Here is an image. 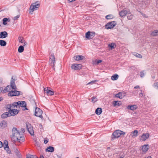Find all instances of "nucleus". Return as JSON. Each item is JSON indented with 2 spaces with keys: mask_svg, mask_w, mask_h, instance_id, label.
<instances>
[{
  "mask_svg": "<svg viewBox=\"0 0 158 158\" xmlns=\"http://www.w3.org/2000/svg\"><path fill=\"white\" fill-rule=\"evenodd\" d=\"M12 131V134L11 135V139L13 142L18 141L21 142L24 141V136L23 134H21V131L17 130V128L14 127Z\"/></svg>",
  "mask_w": 158,
  "mask_h": 158,
  "instance_id": "nucleus-1",
  "label": "nucleus"
},
{
  "mask_svg": "<svg viewBox=\"0 0 158 158\" xmlns=\"http://www.w3.org/2000/svg\"><path fill=\"white\" fill-rule=\"evenodd\" d=\"M125 132L120 130H117L114 131L111 136L112 140H114L116 138L119 137L121 135H124Z\"/></svg>",
  "mask_w": 158,
  "mask_h": 158,
  "instance_id": "nucleus-2",
  "label": "nucleus"
},
{
  "mask_svg": "<svg viewBox=\"0 0 158 158\" xmlns=\"http://www.w3.org/2000/svg\"><path fill=\"white\" fill-rule=\"evenodd\" d=\"M40 6V4L39 2L38 1H37L35 3H32L29 9L30 13L31 14H32L34 10H36Z\"/></svg>",
  "mask_w": 158,
  "mask_h": 158,
  "instance_id": "nucleus-3",
  "label": "nucleus"
},
{
  "mask_svg": "<svg viewBox=\"0 0 158 158\" xmlns=\"http://www.w3.org/2000/svg\"><path fill=\"white\" fill-rule=\"evenodd\" d=\"M42 113L43 111L41 109L39 108L36 107L34 114L35 116L42 118H43L42 116Z\"/></svg>",
  "mask_w": 158,
  "mask_h": 158,
  "instance_id": "nucleus-4",
  "label": "nucleus"
},
{
  "mask_svg": "<svg viewBox=\"0 0 158 158\" xmlns=\"http://www.w3.org/2000/svg\"><path fill=\"white\" fill-rule=\"evenodd\" d=\"M26 125L27 129L29 133L31 135H34V132L33 130V127L31 124L28 123H26Z\"/></svg>",
  "mask_w": 158,
  "mask_h": 158,
  "instance_id": "nucleus-5",
  "label": "nucleus"
},
{
  "mask_svg": "<svg viewBox=\"0 0 158 158\" xmlns=\"http://www.w3.org/2000/svg\"><path fill=\"white\" fill-rule=\"evenodd\" d=\"M116 25L115 21H112L107 23L105 25V27L106 29H108L113 28Z\"/></svg>",
  "mask_w": 158,
  "mask_h": 158,
  "instance_id": "nucleus-6",
  "label": "nucleus"
},
{
  "mask_svg": "<svg viewBox=\"0 0 158 158\" xmlns=\"http://www.w3.org/2000/svg\"><path fill=\"white\" fill-rule=\"evenodd\" d=\"M49 62L50 64L52 66V68H54L55 67V58L53 54H52L50 57Z\"/></svg>",
  "mask_w": 158,
  "mask_h": 158,
  "instance_id": "nucleus-7",
  "label": "nucleus"
},
{
  "mask_svg": "<svg viewBox=\"0 0 158 158\" xmlns=\"http://www.w3.org/2000/svg\"><path fill=\"white\" fill-rule=\"evenodd\" d=\"M82 65L80 64H75L71 65V68L74 70H79L81 69Z\"/></svg>",
  "mask_w": 158,
  "mask_h": 158,
  "instance_id": "nucleus-8",
  "label": "nucleus"
},
{
  "mask_svg": "<svg viewBox=\"0 0 158 158\" xmlns=\"http://www.w3.org/2000/svg\"><path fill=\"white\" fill-rule=\"evenodd\" d=\"M44 90L45 93H46L48 96L52 95L54 94V92L48 89V87L44 88Z\"/></svg>",
  "mask_w": 158,
  "mask_h": 158,
  "instance_id": "nucleus-9",
  "label": "nucleus"
},
{
  "mask_svg": "<svg viewBox=\"0 0 158 158\" xmlns=\"http://www.w3.org/2000/svg\"><path fill=\"white\" fill-rule=\"evenodd\" d=\"M149 136V133H144L141 136L140 140L142 141L146 140Z\"/></svg>",
  "mask_w": 158,
  "mask_h": 158,
  "instance_id": "nucleus-10",
  "label": "nucleus"
},
{
  "mask_svg": "<svg viewBox=\"0 0 158 158\" xmlns=\"http://www.w3.org/2000/svg\"><path fill=\"white\" fill-rule=\"evenodd\" d=\"M17 105L19 106L22 107H26L27 104L26 102L24 101H18L16 102Z\"/></svg>",
  "mask_w": 158,
  "mask_h": 158,
  "instance_id": "nucleus-11",
  "label": "nucleus"
},
{
  "mask_svg": "<svg viewBox=\"0 0 158 158\" xmlns=\"http://www.w3.org/2000/svg\"><path fill=\"white\" fill-rule=\"evenodd\" d=\"M19 112L18 110L15 109H12L9 110V112L10 114L11 115V116H14L18 114Z\"/></svg>",
  "mask_w": 158,
  "mask_h": 158,
  "instance_id": "nucleus-12",
  "label": "nucleus"
},
{
  "mask_svg": "<svg viewBox=\"0 0 158 158\" xmlns=\"http://www.w3.org/2000/svg\"><path fill=\"white\" fill-rule=\"evenodd\" d=\"M95 33L93 32L88 31L85 33V37L88 39H91V37L93 36V35H94Z\"/></svg>",
  "mask_w": 158,
  "mask_h": 158,
  "instance_id": "nucleus-13",
  "label": "nucleus"
},
{
  "mask_svg": "<svg viewBox=\"0 0 158 158\" xmlns=\"http://www.w3.org/2000/svg\"><path fill=\"white\" fill-rule=\"evenodd\" d=\"M1 128L2 129H4L7 126V122L5 120L2 121L0 123Z\"/></svg>",
  "mask_w": 158,
  "mask_h": 158,
  "instance_id": "nucleus-14",
  "label": "nucleus"
},
{
  "mask_svg": "<svg viewBox=\"0 0 158 158\" xmlns=\"http://www.w3.org/2000/svg\"><path fill=\"white\" fill-rule=\"evenodd\" d=\"M8 33L6 31H4L0 32V38H5L7 37Z\"/></svg>",
  "mask_w": 158,
  "mask_h": 158,
  "instance_id": "nucleus-15",
  "label": "nucleus"
},
{
  "mask_svg": "<svg viewBox=\"0 0 158 158\" xmlns=\"http://www.w3.org/2000/svg\"><path fill=\"white\" fill-rule=\"evenodd\" d=\"M137 106L136 105H128L127 106V108L128 110H134L136 109Z\"/></svg>",
  "mask_w": 158,
  "mask_h": 158,
  "instance_id": "nucleus-16",
  "label": "nucleus"
},
{
  "mask_svg": "<svg viewBox=\"0 0 158 158\" xmlns=\"http://www.w3.org/2000/svg\"><path fill=\"white\" fill-rule=\"evenodd\" d=\"M112 104L114 107H116V106H121L122 103L120 101H114L113 102Z\"/></svg>",
  "mask_w": 158,
  "mask_h": 158,
  "instance_id": "nucleus-17",
  "label": "nucleus"
},
{
  "mask_svg": "<svg viewBox=\"0 0 158 158\" xmlns=\"http://www.w3.org/2000/svg\"><path fill=\"white\" fill-rule=\"evenodd\" d=\"M74 59L76 60H82L84 58V56L82 55H77L73 57Z\"/></svg>",
  "mask_w": 158,
  "mask_h": 158,
  "instance_id": "nucleus-18",
  "label": "nucleus"
},
{
  "mask_svg": "<svg viewBox=\"0 0 158 158\" xmlns=\"http://www.w3.org/2000/svg\"><path fill=\"white\" fill-rule=\"evenodd\" d=\"M10 114L9 112L4 113L1 115V117L2 118H6L8 117L11 116V115Z\"/></svg>",
  "mask_w": 158,
  "mask_h": 158,
  "instance_id": "nucleus-19",
  "label": "nucleus"
},
{
  "mask_svg": "<svg viewBox=\"0 0 158 158\" xmlns=\"http://www.w3.org/2000/svg\"><path fill=\"white\" fill-rule=\"evenodd\" d=\"M149 145L148 144L146 145H144L142 146V151L143 152V153H145V152L148 150V149Z\"/></svg>",
  "mask_w": 158,
  "mask_h": 158,
  "instance_id": "nucleus-20",
  "label": "nucleus"
},
{
  "mask_svg": "<svg viewBox=\"0 0 158 158\" xmlns=\"http://www.w3.org/2000/svg\"><path fill=\"white\" fill-rule=\"evenodd\" d=\"M127 12L125 10H123L119 12V15L121 17H123L125 16L127 14Z\"/></svg>",
  "mask_w": 158,
  "mask_h": 158,
  "instance_id": "nucleus-21",
  "label": "nucleus"
},
{
  "mask_svg": "<svg viewBox=\"0 0 158 158\" xmlns=\"http://www.w3.org/2000/svg\"><path fill=\"white\" fill-rule=\"evenodd\" d=\"M10 89V85H7L4 89L2 90V93L5 94L9 91Z\"/></svg>",
  "mask_w": 158,
  "mask_h": 158,
  "instance_id": "nucleus-22",
  "label": "nucleus"
},
{
  "mask_svg": "<svg viewBox=\"0 0 158 158\" xmlns=\"http://www.w3.org/2000/svg\"><path fill=\"white\" fill-rule=\"evenodd\" d=\"M10 19L9 18H5L2 19L3 24L4 25H6L7 24V22H9L10 21Z\"/></svg>",
  "mask_w": 158,
  "mask_h": 158,
  "instance_id": "nucleus-23",
  "label": "nucleus"
},
{
  "mask_svg": "<svg viewBox=\"0 0 158 158\" xmlns=\"http://www.w3.org/2000/svg\"><path fill=\"white\" fill-rule=\"evenodd\" d=\"M46 151L52 152L54 151V148L52 146L48 147L46 150Z\"/></svg>",
  "mask_w": 158,
  "mask_h": 158,
  "instance_id": "nucleus-24",
  "label": "nucleus"
},
{
  "mask_svg": "<svg viewBox=\"0 0 158 158\" xmlns=\"http://www.w3.org/2000/svg\"><path fill=\"white\" fill-rule=\"evenodd\" d=\"M102 112L101 108L98 107L95 110V113L98 115L100 114Z\"/></svg>",
  "mask_w": 158,
  "mask_h": 158,
  "instance_id": "nucleus-25",
  "label": "nucleus"
},
{
  "mask_svg": "<svg viewBox=\"0 0 158 158\" xmlns=\"http://www.w3.org/2000/svg\"><path fill=\"white\" fill-rule=\"evenodd\" d=\"M151 35L153 36L158 35V30H156L153 31L151 33Z\"/></svg>",
  "mask_w": 158,
  "mask_h": 158,
  "instance_id": "nucleus-26",
  "label": "nucleus"
},
{
  "mask_svg": "<svg viewBox=\"0 0 158 158\" xmlns=\"http://www.w3.org/2000/svg\"><path fill=\"white\" fill-rule=\"evenodd\" d=\"M118 75L117 74H115L111 76V79L113 81H114L118 79Z\"/></svg>",
  "mask_w": 158,
  "mask_h": 158,
  "instance_id": "nucleus-27",
  "label": "nucleus"
},
{
  "mask_svg": "<svg viewBox=\"0 0 158 158\" xmlns=\"http://www.w3.org/2000/svg\"><path fill=\"white\" fill-rule=\"evenodd\" d=\"M138 131L137 130H135L131 132V135L132 136L136 137L138 135Z\"/></svg>",
  "mask_w": 158,
  "mask_h": 158,
  "instance_id": "nucleus-28",
  "label": "nucleus"
},
{
  "mask_svg": "<svg viewBox=\"0 0 158 158\" xmlns=\"http://www.w3.org/2000/svg\"><path fill=\"white\" fill-rule=\"evenodd\" d=\"M6 44V42L3 40H0V45L2 46H5Z\"/></svg>",
  "mask_w": 158,
  "mask_h": 158,
  "instance_id": "nucleus-29",
  "label": "nucleus"
},
{
  "mask_svg": "<svg viewBox=\"0 0 158 158\" xmlns=\"http://www.w3.org/2000/svg\"><path fill=\"white\" fill-rule=\"evenodd\" d=\"M24 50V48L23 46L21 45L19 46L18 49V51L19 53L23 52Z\"/></svg>",
  "mask_w": 158,
  "mask_h": 158,
  "instance_id": "nucleus-30",
  "label": "nucleus"
},
{
  "mask_svg": "<svg viewBox=\"0 0 158 158\" xmlns=\"http://www.w3.org/2000/svg\"><path fill=\"white\" fill-rule=\"evenodd\" d=\"M108 46L111 49H113L116 47V45L114 43H112L108 45Z\"/></svg>",
  "mask_w": 158,
  "mask_h": 158,
  "instance_id": "nucleus-31",
  "label": "nucleus"
},
{
  "mask_svg": "<svg viewBox=\"0 0 158 158\" xmlns=\"http://www.w3.org/2000/svg\"><path fill=\"white\" fill-rule=\"evenodd\" d=\"M8 96L11 97L15 96V90H11V91H10L8 94Z\"/></svg>",
  "mask_w": 158,
  "mask_h": 158,
  "instance_id": "nucleus-32",
  "label": "nucleus"
},
{
  "mask_svg": "<svg viewBox=\"0 0 158 158\" xmlns=\"http://www.w3.org/2000/svg\"><path fill=\"white\" fill-rule=\"evenodd\" d=\"M115 96L116 97L120 99L123 98V97H122V93L121 92L116 94Z\"/></svg>",
  "mask_w": 158,
  "mask_h": 158,
  "instance_id": "nucleus-33",
  "label": "nucleus"
},
{
  "mask_svg": "<svg viewBox=\"0 0 158 158\" xmlns=\"http://www.w3.org/2000/svg\"><path fill=\"white\" fill-rule=\"evenodd\" d=\"M14 152L16 155L18 156V157H19V158H21L20 154H19V152L18 150L17 149H16L15 150Z\"/></svg>",
  "mask_w": 158,
  "mask_h": 158,
  "instance_id": "nucleus-34",
  "label": "nucleus"
},
{
  "mask_svg": "<svg viewBox=\"0 0 158 158\" xmlns=\"http://www.w3.org/2000/svg\"><path fill=\"white\" fill-rule=\"evenodd\" d=\"M127 18L128 19L131 20L133 18V15L131 13H128L127 14Z\"/></svg>",
  "mask_w": 158,
  "mask_h": 158,
  "instance_id": "nucleus-35",
  "label": "nucleus"
},
{
  "mask_svg": "<svg viewBox=\"0 0 158 158\" xmlns=\"http://www.w3.org/2000/svg\"><path fill=\"white\" fill-rule=\"evenodd\" d=\"M113 18V16L112 15H109L106 16V18L107 19H110Z\"/></svg>",
  "mask_w": 158,
  "mask_h": 158,
  "instance_id": "nucleus-36",
  "label": "nucleus"
},
{
  "mask_svg": "<svg viewBox=\"0 0 158 158\" xmlns=\"http://www.w3.org/2000/svg\"><path fill=\"white\" fill-rule=\"evenodd\" d=\"M29 155V156H27L26 158H38L35 155L30 154Z\"/></svg>",
  "mask_w": 158,
  "mask_h": 158,
  "instance_id": "nucleus-37",
  "label": "nucleus"
},
{
  "mask_svg": "<svg viewBox=\"0 0 158 158\" xmlns=\"http://www.w3.org/2000/svg\"><path fill=\"white\" fill-rule=\"evenodd\" d=\"M10 87H11L12 89H16V87L15 83L12 84L10 83Z\"/></svg>",
  "mask_w": 158,
  "mask_h": 158,
  "instance_id": "nucleus-38",
  "label": "nucleus"
},
{
  "mask_svg": "<svg viewBox=\"0 0 158 158\" xmlns=\"http://www.w3.org/2000/svg\"><path fill=\"white\" fill-rule=\"evenodd\" d=\"M4 148L8 153L10 154L11 153V151L10 150L8 146V147H7V148H6V147H4Z\"/></svg>",
  "mask_w": 158,
  "mask_h": 158,
  "instance_id": "nucleus-39",
  "label": "nucleus"
},
{
  "mask_svg": "<svg viewBox=\"0 0 158 158\" xmlns=\"http://www.w3.org/2000/svg\"><path fill=\"white\" fill-rule=\"evenodd\" d=\"M19 40V42L21 43H23L24 42V40L23 38L22 37H19L18 38Z\"/></svg>",
  "mask_w": 158,
  "mask_h": 158,
  "instance_id": "nucleus-40",
  "label": "nucleus"
},
{
  "mask_svg": "<svg viewBox=\"0 0 158 158\" xmlns=\"http://www.w3.org/2000/svg\"><path fill=\"white\" fill-rule=\"evenodd\" d=\"M92 99V102L94 103L97 102L98 100L97 98L95 97H93L91 98Z\"/></svg>",
  "mask_w": 158,
  "mask_h": 158,
  "instance_id": "nucleus-41",
  "label": "nucleus"
},
{
  "mask_svg": "<svg viewBox=\"0 0 158 158\" xmlns=\"http://www.w3.org/2000/svg\"><path fill=\"white\" fill-rule=\"evenodd\" d=\"M153 86L154 87L158 89V82H156L154 83L153 85Z\"/></svg>",
  "mask_w": 158,
  "mask_h": 158,
  "instance_id": "nucleus-42",
  "label": "nucleus"
},
{
  "mask_svg": "<svg viewBox=\"0 0 158 158\" xmlns=\"http://www.w3.org/2000/svg\"><path fill=\"white\" fill-rule=\"evenodd\" d=\"M21 92L17 90H15V96H18L20 94V93Z\"/></svg>",
  "mask_w": 158,
  "mask_h": 158,
  "instance_id": "nucleus-43",
  "label": "nucleus"
},
{
  "mask_svg": "<svg viewBox=\"0 0 158 158\" xmlns=\"http://www.w3.org/2000/svg\"><path fill=\"white\" fill-rule=\"evenodd\" d=\"M12 106L11 104H8L6 106V108L7 109H9V110L11 109V108Z\"/></svg>",
  "mask_w": 158,
  "mask_h": 158,
  "instance_id": "nucleus-44",
  "label": "nucleus"
},
{
  "mask_svg": "<svg viewBox=\"0 0 158 158\" xmlns=\"http://www.w3.org/2000/svg\"><path fill=\"white\" fill-rule=\"evenodd\" d=\"M13 76H12L11 80L10 83L12 84L15 83V79L13 78Z\"/></svg>",
  "mask_w": 158,
  "mask_h": 158,
  "instance_id": "nucleus-45",
  "label": "nucleus"
},
{
  "mask_svg": "<svg viewBox=\"0 0 158 158\" xmlns=\"http://www.w3.org/2000/svg\"><path fill=\"white\" fill-rule=\"evenodd\" d=\"M4 144L5 145L6 148H7V147H8V144L7 141L5 140L4 141Z\"/></svg>",
  "mask_w": 158,
  "mask_h": 158,
  "instance_id": "nucleus-46",
  "label": "nucleus"
},
{
  "mask_svg": "<svg viewBox=\"0 0 158 158\" xmlns=\"http://www.w3.org/2000/svg\"><path fill=\"white\" fill-rule=\"evenodd\" d=\"M143 71H141L140 72V77L142 78L144 76V73Z\"/></svg>",
  "mask_w": 158,
  "mask_h": 158,
  "instance_id": "nucleus-47",
  "label": "nucleus"
},
{
  "mask_svg": "<svg viewBox=\"0 0 158 158\" xmlns=\"http://www.w3.org/2000/svg\"><path fill=\"white\" fill-rule=\"evenodd\" d=\"M135 56L136 57H138L139 58H142V56L141 55L139 54H138V53H137L136 55H135Z\"/></svg>",
  "mask_w": 158,
  "mask_h": 158,
  "instance_id": "nucleus-48",
  "label": "nucleus"
},
{
  "mask_svg": "<svg viewBox=\"0 0 158 158\" xmlns=\"http://www.w3.org/2000/svg\"><path fill=\"white\" fill-rule=\"evenodd\" d=\"M16 102H14L11 105L12 106H13L14 107H17L18 106V105H17L16 104Z\"/></svg>",
  "mask_w": 158,
  "mask_h": 158,
  "instance_id": "nucleus-49",
  "label": "nucleus"
},
{
  "mask_svg": "<svg viewBox=\"0 0 158 158\" xmlns=\"http://www.w3.org/2000/svg\"><path fill=\"white\" fill-rule=\"evenodd\" d=\"M20 15H18L15 16L14 17V19L15 20H16L17 19H18L20 17Z\"/></svg>",
  "mask_w": 158,
  "mask_h": 158,
  "instance_id": "nucleus-50",
  "label": "nucleus"
},
{
  "mask_svg": "<svg viewBox=\"0 0 158 158\" xmlns=\"http://www.w3.org/2000/svg\"><path fill=\"white\" fill-rule=\"evenodd\" d=\"M102 62V60H98L97 61V64H99V63H101Z\"/></svg>",
  "mask_w": 158,
  "mask_h": 158,
  "instance_id": "nucleus-51",
  "label": "nucleus"
},
{
  "mask_svg": "<svg viewBox=\"0 0 158 158\" xmlns=\"http://www.w3.org/2000/svg\"><path fill=\"white\" fill-rule=\"evenodd\" d=\"M96 81H93L91 82H89L88 84H93Z\"/></svg>",
  "mask_w": 158,
  "mask_h": 158,
  "instance_id": "nucleus-52",
  "label": "nucleus"
},
{
  "mask_svg": "<svg viewBox=\"0 0 158 158\" xmlns=\"http://www.w3.org/2000/svg\"><path fill=\"white\" fill-rule=\"evenodd\" d=\"M21 130L23 133H24L25 131V129L24 128H21Z\"/></svg>",
  "mask_w": 158,
  "mask_h": 158,
  "instance_id": "nucleus-53",
  "label": "nucleus"
},
{
  "mask_svg": "<svg viewBox=\"0 0 158 158\" xmlns=\"http://www.w3.org/2000/svg\"><path fill=\"white\" fill-rule=\"evenodd\" d=\"M48 140L47 139H44V142L45 144H46L48 143Z\"/></svg>",
  "mask_w": 158,
  "mask_h": 158,
  "instance_id": "nucleus-54",
  "label": "nucleus"
},
{
  "mask_svg": "<svg viewBox=\"0 0 158 158\" xmlns=\"http://www.w3.org/2000/svg\"><path fill=\"white\" fill-rule=\"evenodd\" d=\"M3 146L2 143L0 141V148L2 147Z\"/></svg>",
  "mask_w": 158,
  "mask_h": 158,
  "instance_id": "nucleus-55",
  "label": "nucleus"
},
{
  "mask_svg": "<svg viewBox=\"0 0 158 158\" xmlns=\"http://www.w3.org/2000/svg\"><path fill=\"white\" fill-rule=\"evenodd\" d=\"M3 89V88L2 87H0V94L2 92V90Z\"/></svg>",
  "mask_w": 158,
  "mask_h": 158,
  "instance_id": "nucleus-56",
  "label": "nucleus"
},
{
  "mask_svg": "<svg viewBox=\"0 0 158 158\" xmlns=\"http://www.w3.org/2000/svg\"><path fill=\"white\" fill-rule=\"evenodd\" d=\"M139 95L140 97H142L143 95V94L142 93H140L139 94Z\"/></svg>",
  "mask_w": 158,
  "mask_h": 158,
  "instance_id": "nucleus-57",
  "label": "nucleus"
},
{
  "mask_svg": "<svg viewBox=\"0 0 158 158\" xmlns=\"http://www.w3.org/2000/svg\"><path fill=\"white\" fill-rule=\"evenodd\" d=\"M24 45H23V46H26L27 45V42H24Z\"/></svg>",
  "mask_w": 158,
  "mask_h": 158,
  "instance_id": "nucleus-58",
  "label": "nucleus"
},
{
  "mask_svg": "<svg viewBox=\"0 0 158 158\" xmlns=\"http://www.w3.org/2000/svg\"><path fill=\"white\" fill-rule=\"evenodd\" d=\"M139 87V86L138 85H137V86H136L134 88V89H137Z\"/></svg>",
  "mask_w": 158,
  "mask_h": 158,
  "instance_id": "nucleus-59",
  "label": "nucleus"
},
{
  "mask_svg": "<svg viewBox=\"0 0 158 158\" xmlns=\"http://www.w3.org/2000/svg\"><path fill=\"white\" fill-rule=\"evenodd\" d=\"M57 156L58 157V158H61V156L58 155H57Z\"/></svg>",
  "mask_w": 158,
  "mask_h": 158,
  "instance_id": "nucleus-60",
  "label": "nucleus"
},
{
  "mask_svg": "<svg viewBox=\"0 0 158 158\" xmlns=\"http://www.w3.org/2000/svg\"><path fill=\"white\" fill-rule=\"evenodd\" d=\"M40 158H44L43 155H41Z\"/></svg>",
  "mask_w": 158,
  "mask_h": 158,
  "instance_id": "nucleus-61",
  "label": "nucleus"
},
{
  "mask_svg": "<svg viewBox=\"0 0 158 158\" xmlns=\"http://www.w3.org/2000/svg\"><path fill=\"white\" fill-rule=\"evenodd\" d=\"M2 100V97H0V101H1Z\"/></svg>",
  "mask_w": 158,
  "mask_h": 158,
  "instance_id": "nucleus-62",
  "label": "nucleus"
},
{
  "mask_svg": "<svg viewBox=\"0 0 158 158\" xmlns=\"http://www.w3.org/2000/svg\"><path fill=\"white\" fill-rule=\"evenodd\" d=\"M26 107L25 108V110H28V109Z\"/></svg>",
  "mask_w": 158,
  "mask_h": 158,
  "instance_id": "nucleus-63",
  "label": "nucleus"
},
{
  "mask_svg": "<svg viewBox=\"0 0 158 158\" xmlns=\"http://www.w3.org/2000/svg\"><path fill=\"white\" fill-rule=\"evenodd\" d=\"M151 158V156H148L147 157V158Z\"/></svg>",
  "mask_w": 158,
  "mask_h": 158,
  "instance_id": "nucleus-64",
  "label": "nucleus"
}]
</instances>
